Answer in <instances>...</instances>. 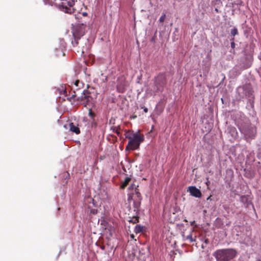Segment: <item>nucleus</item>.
Returning <instances> with one entry per match:
<instances>
[{"label": "nucleus", "instance_id": "nucleus-1", "mask_svg": "<svg viewBox=\"0 0 261 261\" xmlns=\"http://www.w3.org/2000/svg\"><path fill=\"white\" fill-rule=\"evenodd\" d=\"M236 124L241 133L244 135V137L247 141L255 138L256 128L251 124L250 120L247 117L241 116L236 120Z\"/></svg>", "mask_w": 261, "mask_h": 261}, {"label": "nucleus", "instance_id": "nucleus-2", "mask_svg": "<svg viewBox=\"0 0 261 261\" xmlns=\"http://www.w3.org/2000/svg\"><path fill=\"white\" fill-rule=\"evenodd\" d=\"M72 34L74 38V40L72 41V46L77 53L81 56H83L85 51L88 49V40L81 38V37L84 35V33L79 29H75Z\"/></svg>", "mask_w": 261, "mask_h": 261}, {"label": "nucleus", "instance_id": "nucleus-3", "mask_svg": "<svg viewBox=\"0 0 261 261\" xmlns=\"http://www.w3.org/2000/svg\"><path fill=\"white\" fill-rule=\"evenodd\" d=\"M238 252L234 248L221 249L216 250L213 254L216 261H230L235 258Z\"/></svg>", "mask_w": 261, "mask_h": 261}, {"label": "nucleus", "instance_id": "nucleus-4", "mask_svg": "<svg viewBox=\"0 0 261 261\" xmlns=\"http://www.w3.org/2000/svg\"><path fill=\"white\" fill-rule=\"evenodd\" d=\"M144 140L143 134L139 132L135 133L134 137L130 139L126 146V150H135L139 148L140 145Z\"/></svg>", "mask_w": 261, "mask_h": 261}, {"label": "nucleus", "instance_id": "nucleus-5", "mask_svg": "<svg viewBox=\"0 0 261 261\" xmlns=\"http://www.w3.org/2000/svg\"><path fill=\"white\" fill-rule=\"evenodd\" d=\"M154 87L152 94H155V93L159 91H163L164 87L167 84V79L165 75L164 74H159L154 79Z\"/></svg>", "mask_w": 261, "mask_h": 261}, {"label": "nucleus", "instance_id": "nucleus-6", "mask_svg": "<svg viewBox=\"0 0 261 261\" xmlns=\"http://www.w3.org/2000/svg\"><path fill=\"white\" fill-rule=\"evenodd\" d=\"M130 199L134 201L135 211H138L141 204L142 197L137 188H135L134 192L132 193L131 196H129L128 200H129Z\"/></svg>", "mask_w": 261, "mask_h": 261}, {"label": "nucleus", "instance_id": "nucleus-7", "mask_svg": "<svg viewBox=\"0 0 261 261\" xmlns=\"http://www.w3.org/2000/svg\"><path fill=\"white\" fill-rule=\"evenodd\" d=\"M75 2L73 0H69L67 2V5L69 6L68 7L64 5H58L57 6V8L62 11L68 14H72L74 12V9L71 8L74 5Z\"/></svg>", "mask_w": 261, "mask_h": 261}, {"label": "nucleus", "instance_id": "nucleus-8", "mask_svg": "<svg viewBox=\"0 0 261 261\" xmlns=\"http://www.w3.org/2000/svg\"><path fill=\"white\" fill-rule=\"evenodd\" d=\"M237 92L239 93L240 97H250L253 93V91L250 88L243 87H239L237 89Z\"/></svg>", "mask_w": 261, "mask_h": 261}, {"label": "nucleus", "instance_id": "nucleus-9", "mask_svg": "<svg viewBox=\"0 0 261 261\" xmlns=\"http://www.w3.org/2000/svg\"><path fill=\"white\" fill-rule=\"evenodd\" d=\"M117 90L119 93H122L125 90L126 81L123 76L118 77L117 80Z\"/></svg>", "mask_w": 261, "mask_h": 261}, {"label": "nucleus", "instance_id": "nucleus-10", "mask_svg": "<svg viewBox=\"0 0 261 261\" xmlns=\"http://www.w3.org/2000/svg\"><path fill=\"white\" fill-rule=\"evenodd\" d=\"M92 99L90 96V92L88 90H84L83 92L82 95L79 97L77 100L80 101H84V103L86 105Z\"/></svg>", "mask_w": 261, "mask_h": 261}, {"label": "nucleus", "instance_id": "nucleus-11", "mask_svg": "<svg viewBox=\"0 0 261 261\" xmlns=\"http://www.w3.org/2000/svg\"><path fill=\"white\" fill-rule=\"evenodd\" d=\"M187 191L189 192L192 196L195 197L200 198L201 197L202 194L200 190L195 186H190Z\"/></svg>", "mask_w": 261, "mask_h": 261}, {"label": "nucleus", "instance_id": "nucleus-12", "mask_svg": "<svg viewBox=\"0 0 261 261\" xmlns=\"http://www.w3.org/2000/svg\"><path fill=\"white\" fill-rule=\"evenodd\" d=\"M243 243L247 246H253L254 245V241L252 239V234L250 232L248 234H246L245 237L243 239Z\"/></svg>", "mask_w": 261, "mask_h": 261}, {"label": "nucleus", "instance_id": "nucleus-13", "mask_svg": "<svg viewBox=\"0 0 261 261\" xmlns=\"http://www.w3.org/2000/svg\"><path fill=\"white\" fill-rule=\"evenodd\" d=\"M228 133L233 139H237L238 137L237 130L233 126H229L228 127Z\"/></svg>", "mask_w": 261, "mask_h": 261}, {"label": "nucleus", "instance_id": "nucleus-14", "mask_svg": "<svg viewBox=\"0 0 261 261\" xmlns=\"http://www.w3.org/2000/svg\"><path fill=\"white\" fill-rule=\"evenodd\" d=\"M240 201L244 203L246 207L251 203L250 198L249 195H242L240 197Z\"/></svg>", "mask_w": 261, "mask_h": 261}, {"label": "nucleus", "instance_id": "nucleus-15", "mask_svg": "<svg viewBox=\"0 0 261 261\" xmlns=\"http://www.w3.org/2000/svg\"><path fill=\"white\" fill-rule=\"evenodd\" d=\"M69 129L70 131L76 134H79L80 133V129L78 127L77 125H74L73 122H70L69 124Z\"/></svg>", "mask_w": 261, "mask_h": 261}, {"label": "nucleus", "instance_id": "nucleus-16", "mask_svg": "<svg viewBox=\"0 0 261 261\" xmlns=\"http://www.w3.org/2000/svg\"><path fill=\"white\" fill-rule=\"evenodd\" d=\"M131 178L129 177H127L125 178L124 181L123 182L122 185L120 186V188L123 189H124L128 184L129 181H130Z\"/></svg>", "mask_w": 261, "mask_h": 261}, {"label": "nucleus", "instance_id": "nucleus-17", "mask_svg": "<svg viewBox=\"0 0 261 261\" xmlns=\"http://www.w3.org/2000/svg\"><path fill=\"white\" fill-rule=\"evenodd\" d=\"M135 134L133 132H132L131 130H127L126 131V133L125 134V138H127L129 141L134 137V135Z\"/></svg>", "mask_w": 261, "mask_h": 261}, {"label": "nucleus", "instance_id": "nucleus-18", "mask_svg": "<svg viewBox=\"0 0 261 261\" xmlns=\"http://www.w3.org/2000/svg\"><path fill=\"white\" fill-rule=\"evenodd\" d=\"M143 227L140 225H137L135 226L134 232L136 233H138L143 231Z\"/></svg>", "mask_w": 261, "mask_h": 261}, {"label": "nucleus", "instance_id": "nucleus-19", "mask_svg": "<svg viewBox=\"0 0 261 261\" xmlns=\"http://www.w3.org/2000/svg\"><path fill=\"white\" fill-rule=\"evenodd\" d=\"M112 129H113V132L114 133H115L117 134V135L120 137L121 135V134L120 133L119 130L120 129V126L116 127H113L111 128Z\"/></svg>", "mask_w": 261, "mask_h": 261}, {"label": "nucleus", "instance_id": "nucleus-20", "mask_svg": "<svg viewBox=\"0 0 261 261\" xmlns=\"http://www.w3.org/2000/svg\"><path fill=\"white\" fill-rule=\"evenodd\" d=\"M186 240H189L190 243H192V242H193L194 241H195V239H193V238L192 235L191 233H190V234L188 235L186 237Z\"/></svg>", "mask_w": 261, "mask_h": 261}, {"label": "nucleus", "instance_id": "nucleus-21", "mask_svg": "<svg viewBox=\"0 0 261 261\" xmlns=\"http://www.w3.org/2000/svg\"><path fill=\"white\" fill-rule=\"evenodd\" d=\"M129 222L133 223L134 224L139 222V217H134L130 220H129Z\"/></svg>", "mask_w": 261, "mask_h": 261}, {"label": "nucleus", "instance_id": "nucleus-22", "mask_svg": "<svg viewBox=\"0 0 261 261\" xmlns=\"http://www.w3.org/2000/svg\"><path fill=\"white\" fill-rule=\"evenodd\" d=\"M230 33H231V35L234 37V36L238 34V29L236 28H233V29H232L231 30Z\"/></svg>", "mask_w": 261, "mask_h": 261}, {"label": "nucleus", "instance_id": "nucleus-23", "mask_svg": "<svg viewBox=\"0 0 261 261\" xmlns=\"http://www.w3.org/2000/svg\"><path fill=\"white\" fill-rule=\"evenodd\" d=\"M165 18H166V14H163L160 18L159 19V21L160 22H163L164 21L165 19Z\"/></svg>", "mask_w": 261, "mask_h": 261}, {"label": "nucleus", "instance_id": "nucleus-24", "mask_svg": "<svg viewBox=\"0 0 261 261\" xmlns=\"http://www.w3.org/2000/svg\"><path fill=\"white\" fill-rule=\"evenodd\" d=\"M45 5L53 6V2L50 0H44Z\"/></svg>", "mask_w": 261, "mask_h": 261}, {"label": "nucleus", "instance_id": "nucleus-25", "mask_svg": "<svg viewBox=\"0 0 261 261\" xmlns=\"http://www.w3.org/2000/svg\"><path fill=\"white\" fill-rule=\"evenodd\" d=\"M234 38H232L231 39V40L232 41H231V42L230 45H231V48H234L235 47V45H236V44H235V43L234 42Z\"/></svg>", "mask_w": 261, "mask_h": 261}, {"label": "nucleus", "instance_id": "nucleus-26", "mask_svg": "<svg viewBox=\"0 0 261 261\" xmlns=\"http://www.w3.org/2000/svg\"><path fill=\"white\" fill-rule=\"evenodd\" d=\"M89 115L92 118H94L95 116V114L91 110L89 111Z\"/></svg>", "mask_w": 261, "mask_h": 261}, {"label": "nucleus", "instance_id": "nucleus-27", "mask_svg": "<svg viewBox=\"0 0 261 261\" xmlns=\"http://www.w3.org/2000/svg\"><path fill=\"white\" fill-rule=\"evenodd\" d=\"M75 97V95L73 94L71 96L67 98V99L69 101H71L72 99H74Z\"/></svg>", "mask_w": 261, "mask_h": 261}, {"label": "nucleus", "instance_id": "nucleus-28", "mask_svg": "<svg viewBox=\"0 0 261 261\" xmlns=\"http://www.w3.org/2000/svg\"><path fill=\"white\" fill-rule=\"evenodd\" d=\"M79 84H80V81L77 80H76L74 83V84L75 86L76 87H79Z\"/></svg>", "mask_w": 261, "mask_h": 261}, {"label": "nucleus", "instance_id": "nucleus-29", "mask_svg": "<svg viewBox=\"0 0 261 261\" xmlns=\"http://www.w3.org/2000/svg\"><path fill=\"white\" fill-rule=\"evenodd\" d=\"M97 210H95V209L92 210H91V213H92V214H96V213H97Z\"/></svg>", "mask_w": 261, "mask_h": 261}, {"label": "nucleus", "instance_id": "nucleus-30", "mask_svg": "<svg viewBox=\"0 0 261 261\" xmlns=\"http://www.w3.org/2000/svg\"><path fill=\"white\" fill-rule=\"evenodd\" d=\"M142 109H143L144 112L145 113H147L148 112V109L146 107H142Z\"/></svg>", "mask_w": 261, "mask_h": 261}, {"label": "nucleus", "instance_id": "nucleus-31", "mask_svg": "<svg viewBox=\"0 0 261 261\" xmlns=\"http://www.w3.org/2000/svg\"><path fill=\"white\" fill-rule=\"evenodd\" d=\"M204 243H205V244H208V243H209V241H208V239H205V240H204Z\"/></svg>", "mask_w": 261, "mask_h": 261}, {"label": "nucleus", "instance_id": "nucleus-32", "mask_svg": "<svg viewBox=\"0 0 261 261\" xmlns=\"http://www.w3.org/2000/svg\"><path fill=\"white\" fill-rule=\"evenodd\" d=\"M211 196H210L207 198V200H210L211 199Z\"/></svg>", "mask_w": 261, "mask_h": 261}, {"label": "nucleus", "instance_id": "nucleus-33", "mask_svg": "<svg viewBox=\"0 0 261 261\" xmlns=\"http://www.w3.org/2000/svg\"><path fill=\"white\" fill-rule=\"evenodd\" d=\"M130 237H131V238H133V239H134V235H133V234H132V235L130 236Z\"/></svg>", "mask_w": 261, "mask_h": 261}, {"label": "nucleus", "instance_id": "nucleus-34", "mask_svg": "<svg viewBox=\"0 0 261 261\" xmlns=\"http://www.w3.org/2000/svg\"><path fill=\"white\" fill-rule=\"evenodd\" d=\"M104 248H105V247H104V246L101 247V248H102V249H104Z\"/></svg>", "mask_w": 261, "mask_h": 261}, {"label": "nucleus", "instance_id": "nucleus-35", "mask_svg": "<svg viewBox=\"0 0 261 261\" xmlns=\"http://www.w3.org/2000/svg\"><path fill=\"white\" fill-rule=\"evenodd\" d=\"M257 261H261V259H258Z\"/></svg>", "mask_w": 261, "mask_h": 261}, {"label": "nucleus", "instance_id": "nucleus-36", "mask_svg": "<svg viewBox=\"0 0 261 261\" xmlns=\"http://www.w3.org/2000/svg\"><path fill=\"white\" fill-rule=\"evenodd\" d=\"M67 174L68 175V176H69V173L67 172Z\"/></svg>", "mask_w": 261, "mask_h": 261}, {"label": "nucleus", "instance_id": "nucleus-37", "mask_svg": "<svg viewBox=\"0 0 261 261\" xmlns=\"http://www.w3.org/2000/svg\"><path fill=\"white\" fill-rule=\"evenodd\" d=\"M206 185L208 186V182H206Z\"/></svg>", "mask_w": 261, "mask_h": 261}]
</instances>
